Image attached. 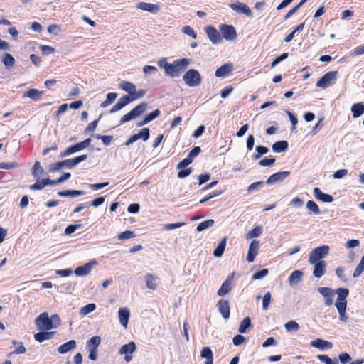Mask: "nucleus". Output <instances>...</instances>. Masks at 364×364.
I'll return each mask as SVG.
<instances>
[{
  "instance_id": "obj_1",
  "label": "nucleus",
  "mask_w": 364,
  "mask_h": 364,
  "mask_svg": "<svg viewBox=\"0 0 364 364\" xmlns=\"http://www.w3.org/2000/svg\"><path fill=\"white\" fill-rule=\"evenodd\" d=\"M191 60L188 58H181L175 60L169 64L166 75L171 77H178L190 65Z\"/></svg>"
},
{
  "instance_id": "obj_2",
  "label": "nucleus",
  "mask_w": 364,
  "mask_h": 364,
  "mask_svg": "<svg viewBox=\"0 0 364 364\" xmlns=\"http://www.w3.org/2000/svg\"><path fill=\"white\" fill-rule=\"evenodd\" d=\"M87 159V155L84 154L73 159H66L62 161L54 163L50 166V171L54 172L61 169L63 167L71 168L77 166L79 163L85 161Z\"/></svg>"
},
{
  "instance_id": "obj_3",
  "label": "nucleus",
  "mask_w": 364,
  "mask_h": 364,
  "mask_svg": "<svg viewBox=\"0 0 364 364\" xmlns=\"http://www.w3.org/2000/svg\"><path fill=\"white\" fill-rule=\"evenodd\" d=\"M147 109V103L141 102L136 107H134L132 110H131L127 114H124L120 119V124H123L127 122H129L135 118L139 117Z\"/></svg>"
},
{
  "instance_id": "obj_4",
  "label": "nucleus",
  "mask_w": 364,
  "mask_h": 364,
  "mask_svg": "<svg viewBox=\"0 0 364 364\" xmlns=\"http://www.w3.org/2000/svg\"><path fill=\"white\" fill-rule=\"evenodd\" d=\"M183 80L188 87H196L201 83L200 73L195 69H190L183 76Z\"/></svg>"
},
{
  "instance_id": "obj_5",
  "label": "nucleus",
  "mask_w": 364,
  "mask_h": 364,
  "mask_svg": "<svg viewBox=\"0 0 364 364\" xmlns=\"http://www.w3.org/2000/svg\"><path fill=\"white\" fill-rule=\"evenodd\" d=\"M328 252L329 247L327 245L320 246L314 249L309 253V262L314 264L323 261V258L328 254Z\"/></svg>"
},
{
  "instance_id": "obj_6",
  "label": "nucleus",
  "mask_w": 364,
  "mask_h": 364,
  "mask_svg": "<svg viewBox=\"0 0 364 364\" xmlns=\"http://www.w3.org/2000/svg\"><path fill=\"white\" fill-rule=\"evenodd\" d=\"M338 71H330L323 75L319 80L317 81L316 85L317 87L326 89L334 84L337 77Z\"/></svg>"
},
{
  "instance_id": "obj_7",
  "label": "nucleus",
  "mask_w": 364,
  "mask_h": 364,
  "mask_svg": "<svg viewBox=\"0 0 364 364\" xmlns=\"http://www.w3.org/2000/svg\"><path fill=\"white\" fill-rule=\"evenodd\" d=\"M35 323L40 331H49L54 328L48 314L46 312L41 314L36 319Z\"/></svg>"
},
{
  "instance_id": "obj_8",
  "label": "nucleus",
  "mask_w": 364,
  "mask_h": 364,
  "mask_svg": "<svg viewBox=\"0 0 364 364\" xmlns=\"http://www.w3.org/2000/svg\"><path fill=\"white\" fill-rule=\"evenodd\" d=\"M219 29L223 37L228 41H234L237 38L236 30L231 25L221 24Z\"/></svg>"
},
{
  "instance_id": "obj_9",
  "label": "nucleus",
  "mask_w": 364,
  "mask_h": 364,
  "mask_svg": "<svg viewBox=\"0 0 364 364\" xmlns=\"http://www.w3.org/2000/svg\"><path fill=\"white\" fill-rule=\"evenodd\" d=\"M136 350V346L134 342L130 341L129 343L123 345L119 350L120 355H124V360L127 363L130 362L132 360L131 354Z\"/></svg>"
},
{
  "instance_id": "obj_10",
  "label": "nucleus",
  "mask_w": 364,
  "mask_h": 364,
  "mask_svg": "<svg viewBox=\"0 0 364 364\" xmlns=\"http://www.w3.org/2000/svg\"><path fill=\"white\" fill-rule=\"evenodd\" d=\"M231 9L240 14H244L246 16L252 15L250 8L245 3L236 1L229 4Z\"/></svg>"
},
{
  "instance_id": "obj_11",
  "label": "nucleus",
  "mask_w": 364,
  "mask_h": 364,
  "mask_svg": "<svg viewBox=\"0 0 364 364\" xmlns=\"http://www.w3.org/2000/svg\"><path fill=\"white\" fill-rule=\"evenodd\" d=\"M205 32L209 40L213 44L218 45L223 41V38L220 36V33L213 26H208L205 28Z\"/></svg>"
},
{
  "instance_id": "obj_12",
  "label": "nucleus",
  "mask_w": 364,
  "mask_h": 364,
  "mask_svg": "<svg viewBox=\"0 0 364 364\" xmlns=\"http://www.w3.org/2000/svg\"><path fill=\"white\" fill-rule=\"evenodd\" d=\"M318 291L323 296L326 306H331L333 301L334 291L329 287H319Z\"/></svg>"
},
{
  "instance_id": "obj_13",
  "label": "nucleus",
  "mask_w": 364,
  "mask_h": 364,
  "mask_svg": "<svg viewBox=\"0 0 364 364\" xmlns=\"http://www.w3.org/2000/svg\"><path fill=\"white\" fill-rule=\"evenodd\" d=\"M97 262L95 260H92L90 262L86 263L82 266H80L77 267L75 270V274L78 277H84L90 274L92 267L97 264Z\"/></svg>"
},
{
  "instance_id": "obj_14",
  "label": "nucleus",
  "mask_w": 364,
  "mask_h": 364,
  "mask_svg": "<svg viewBox=\"0 0 364 364\" xmlns=\"http://www.w3.org/2000/svg\"><path fill=\"white\" fill-rule=\"evenodd\" d=\"M290 173V171H288L274 173L268 178L266 183L267 184H273L277 182H282L289 177Z\"/></svg>"
},
{
  "instance_id": "obj_15",
  "label": "nucleus",
  "mask_w": 364,
  "mask_h": 364,
  "mask_svg": "<svg viewBox=\"0 0 364 364\" xmlns=\"http://www.w3.org/2000/svg\"><path fill=\"white\" fill-rule=\"evenodd\" d=\"M259 248V241L258 240H252L249 246L248 252L247 255V260L249 262H252L255 257L258 253V250Z\"/></svg>"
},
{
  "instance_id": "obj_16",
  "label": "nucleus",
  "mask_w": 364,
  "mask_h": 364,
  "mask_svg": "<svg viewBox=\"0 0 364 364\" xmlns=\"http://www.w3.org/2000/svg\"><path fill=\"white\" fill-rule=\"evenodd\" d=\"M118 316L120 324L124 328H127L130 311L127 308H120L118 311Z\"/></svg>"
},
{
  "instance_id": "obj_17",
  "label": "nucleus",
  "mask_w": 364,
  "mask_h": 364,
  "mask_svg": "<svg viewBox=\"0 0 364 364\" xmlns=\"http://www.w3.org/2000/svg\"><path fill=\"white\" fill-rule=\"evenodd\" d=\"M335 306L339 314V320L342 322H347L348 317L346 315L347 301H336Z\"/></svg>"
},
{
  "instance_id": "obj_18",
  "label": "nucleus",
  "mask_w": 364,
  "mask_h": 364,
  "mask_svg": "<svg viewBox=\"0 0 364 364\" xmlns=\"http://www.w3.org/2000/svg\"><path fill=\"white\" fill-rule=\"evenodd\" d=\"M314 196L316 200H321L324 203H331L333 200L332 196L326 193H323L319 188H314Z\"/></svg>"
},
{
  "instance_id": "obj_19",
  "label": "nucleus",
  "mask_w": 364,
  "mask_h": 364,
  "mask_svg": "<svg viewBox=\"0 0 364 364\" xmlns=\"http://www.w3.org/2000/svg\"><path fill=\"white\" fill-rule=\"evenodd\" d=\"M218 311L224 318L230 317V305L227 300H220L218 303Z\"/></svg>"
},
{
  "instance_id": "obj_20",
  "label": "nucleus",
  "mask_w": 364,
  "mask_h": 364,
  "mask_svg": "<svg viewBox=\"0 0 364 364\" xmlns=\"http://www.w3.org/2000/svg\"><path fill=\"white\" fill-rule=\"evenodd\" d=\"M314 264L313 275L316 278H321L326 271L325 261L315 262Z\"/></svg>"
},
{
  "instance_id": "obj_21",
  "label": "nucleus",
  "mask_w": 364,
  "mask_h": 364,
  "mask_svg": "<svg viewBox=\"0 0 364 364\" xmlns=\"http://www.w3.org/2000/svg\"><path fill=\"white\" fill-rule=\"evenodd\" d=\"M138 9L146 11L153 14L156 13L159 10V6L157 4H150L146 2H139L136 5Z\"/></svg>"
},
{
  "instance_id": "obj_22",
  "label": "nucleus",
  "mask_w": 364,
  "mask_h": 364,
  "mask_svg": "<svg viewBox=\"0 0 364 364\" xmlns=\"http://www.w3.org/2000/svg\"><path fill=\"white\" fill-rule=\"evenodd\" d=\"M303 274L300 270L293 271L288 278L289 285L291 287L297 285L302 280Z\"/></svg>"
},
{
  "instance_id": "obj_23",
  "label": "nucleus",
  "mask_w": 364,
  "mask_h": 364,
  "mask_svg": "<svg viewBox=\"0 0 364 364\" xmlns=\"http://www.w3.org/2000/svg\"><path fill=\"white\" fill-rule=\"evenodd\" d=\"M232 71L231 63H226L218 68L215 71V76L218 77H224L228 76Z\"/></svg>"
},
{
  "instance_id": "obj_24",
  "label": "nucleus",
  "mask_w": 364,
  "mask_h": 364,
  "mask_svg": "<svg viewBox=\"0 0 364 364\" xmlns=\"http://www.w3.org/2000/svg\"><path fill=\"white\" fill-rule=\"evenodd\" d=\"M311 346L321 350H325L331 348L333 347V343L321 338H317L311 342Z\"/></svg>"
},
{
  "instance_id": "obj_25",
  "label": "nucleus",
  "mask_w": 364,
  "mask_h": 364,
  "mask_svg": "<svg viewBox=\"0 0 364 364\" xmlns=\"http://www.w3.org/2000/svg\"><path fill=\"white\" fill-rule=\"evenodd\" d=\"M144 279L148 289L154 290L157 288L159 279L156 276L152 274H146Z\"/></svg>"
},
{
  "instance_id": "obj_26",
  "label": "nucleus",
  "mask_w": 364,
  "mask_h": 364,
  "mask_svg": "<svg viewBox=\"0 0 364 364\" xmlns=\"http://www.w3.org/2000/svg\"><path fill=\"white\" fill-rule=\"evenodd\" d=\"M76 342L75 340H70L68 342H66L61 346H60L58 348V351L60 354H65L76 348Z\"/></svg>"
},
{
  "instance_id": "obj_27",
  "label": "nucleus",
  "mask_w": 364,
  "mask_h": 364,
  "mask_svg": "<svg viewBox=\"0 0 364 364\" xmlns=\"http://www.w3.org/2000/svg\"><path fill=\"white\" fill-rule=\"evenodd\" d=\"M351 112L353 118H358L364 113V104L362 102L355 103L351 107Z\"/></svg>"
},
{
  "instance_id": "obj_28",
  "label": "nucleus",
  "mask_w": 364,
  "mask_h": 364,
  "mask_svg": "<svg viewBox=\"0 0 364 364\" xmlns=\"http://www.w3.org/2000/svg\"><path fill=\"white\" fill-rule=\"evenodd\" d=\"M119 87L128 92L129 96H132L133 92H134L136 86L130 82L122 81L119 84Z\"/></svg>"
},
{
  "instance_id": "obj_29",
  "label": "nucleus",
  "mask_w": 364,
  "mask_h": 364,
  "mask_svg": "<svg viewBox=\"0 0 364 364\" xmlns=\"http://www.w3.org/2000/svg\"><path fill=\"white\" fill-rule=\"evenodd\" d=\"M43 91H39L37 89H31L23 94V97H29L33 100H37L43 95Z\"/></svg>"
},
{
  "instance_id": "obj_30",
  "label": "nucleus",
  "mask_w": 364,
  "mask_h": 364,
  "mask_svg": "<svg viewBox=\"0 0 364 364\" xmlns=\"http://www.w3.org/2000/svg\"><path fill=\"white\" fill-rule=\"evenodd\" d=\"M288 149V143L287 141H279L272 145V150L274 152L280 153L284 152Z\"/></svg>"
},
{
  "instance_id": "obj_31",
  "label": "nucleus",
  "mask_w": 364,
  "mask_h": 364,
  "mask_svg": "<svg viewBox=\"0 0 364 364\" xmlns=\"http://www.w3.org/2000/svg\"><path fill=\"white\" fill-rule=\"evenodd\" d=\"M53 334V332H38L34 335V338L36 341L41 343L43 342L44 341L52 338Z\"/></svg>"
},
{
  "instance_id": "obj_32",
  "label": "nucleus",
  "mask_w": 364,
  "mask_h": 364,
  "mask_svg": "<svg viewBox=\"0 0 364 364\" xmlns=\"http://www.w3.org/2000/svg\"><path fill=\"white\" fill-rule=\"evenodd\" d=\"M80 145L79 143H77L70 147H68L65 151L60 154V157H66L69 155H71L74 153L81 151Z\"/></svg>"
},
{
  "instance_id": "obj_33",
  "label": "nucleus",
  "mask_w": 364,
  "mask_h": 364,
  "mask_svg": "<svg viewBox=\"0 0 364 364\" xmlns=\"http://www.w3.org/2000/svg\"><path fill=\"white\" fill-rule=\"evenodd\" d=\"M101 342V338L100 336L92 337L87 343V347L88 350H96Z\"/></svg>"
},
{
  "instance_id": "obj_34",
  "label": "nucleus",
  "mask_w": 364,
  "mask_h": 364,
  "mask_svg": "<svg viewBox=\"0 0 364 364\" xmlns=\"http://www.w3.org/2000/svg\"><path fill=\"white\" fill-rule=\"evenodd\" d=\"M226 245V237H224L220 242L218 244V247L213 252V255L216 257H220L223 255Z\"/></svg>"
},
{
  "instance_id": "obj_35",
  "label": "nucleus",
  "mask_w": 364,
  "mask_h": 364,
  "mask_svg": "<svg viewBox=\"0 0 364 364\" xmlns=\"http://www.w3.org/2000/svg\"><path fill=\"white\" fill-rule=\"evenodd\" d=\"M336 294L338 295L336 301H346L349 291L346 288H338L336 290Z\"/></svg>"
},
{
  "instance_id": "obj_36",
  "label": "nucleus",
  "mask_w": 364,
  "mask_h": 364,
  "mask_svg": "<svg viewBox=\"0 0 364 364\" xmlns=\"http://www.w3.org/2000/svg\"><path fill=\"white\" fill-rule=\"evenodd\" d=\"M252 326L251 319L250 317H245L240 323L238 331L240 333H245L247 330Z\"/></svg>"
},
{
  "instance_id": "obj_37",
  "label": "nucleus",
  "mask_w": 364,
  "mask_h": 364,
  "mask_svg": "<svg viewBox=\"0 0 364 364\" xmlns=\"http://www.w3.org/2000/svg\"><path fill=\"white\" fill-rule=\"evenodd\" d=\"M58 194L60 196H79L85 194L83 191H77V190H66L63 191H59Z\"/></svg>"
},
{
  "instance_id": "obj_38",
  "label": "nucleus",
  "mask_w": 364,
  "mask_h": 364,
  "mask_svg": "<svg viewBox=\"0 0 364 364\" xmlns=\"http://www.w3.org/2000/svg\"><path fill=\"white\" fill-rule=\"evenodd\" d=\"M230 285H231L230 280V279L225 280L221 285L220 288L219 289V290L218 291V294L220 296H224L226 294H228L231 289Z\"/></svg>"
},
{
  "instance_id": "obj_39",
  "label": "nucleus",
  "mask_w": 364,
  "mask_h": 364,
  "mask_svg": "<svg viewBox=\"0 0 364 364\" xmlns=\"http://www.w3.org/2000/svg\"><path fill=\"white\" fill-rule=\"evenodd\" d=\"M215 223L213 219H208L199 223L196 228L198 232L203 231L209 228H211Z\"/></svg>"
},
{
  "instance_id": "obj_40",
  "label": "nucleus",
  "mask_w": 364,
  "mask_h": 364,
  "mask_svg": "<svg viewBox=\"0 0 364 364\" xmlns=\"http://www.w3.org/2000/svg\"><path fill=\"white\" fill-rule=\"evenodd\" d=\"M117 97V94L115 92H110L107 95V99L100 104L101 107H106L114 102Z\"/></svg>"
},
{
  "instance_id": "obj_41",
  "label": "nucleus",
  "mask_w": 364,
  "mask_h": 364,
  "mask_svg": "<svg viewBox=\"0 0 364 364\" xmlns=\"http://www.w3.org/2000/svg\"><path fill=\"white\" fill-rule=\"evenodd\" d=\"M1 60L5 67L8 68L12 67L15 63V59L14 57L7 53L4 54Z\"/></svg>"
},
{
  "instance_id": "obj_42",
  "label": "nucleus",
  "mask_w": 364,
  "mask_h": 364,
  "mask_svg": "<svg viewBox=\"0 0 364 364\" xmlns=\"http://www.w3.org/2000/svg\"><path fill=\"white\" fill-rule=\"evenodd\" d=\"M306 208L308 210L316 215H318L321 213V210L318 205L313 200H309L306 203Z\"/></svg>"
},
{
  "instance_id": "obj_43",
  "label": "nucleus",
  "mask_w": 364,
  "mask_h": 364,
  "mask_svg": "<svg viewBox=\"0 0 364 364\" xmlns=\"http://www.w3.org/2000/svg\"><path fill=\"white\" fill-rule=\"evenodd\" d=\"M96 309V305L95 304H88L82 306L80 310V314L81 316H85Z\"/></svg>"
},
{
  "instance_id": "obj_44",
  "label": "nucleus",
  "mask_w": 364,
  "mask_h": 364,
  "mask_svg": "<svg viewBox=\"0 0 364 364\" xmlns=\"http://www.w3.org/2000/svg\"><path fill=\"white\" fill-rule=\"evenodd\" d=\"M304 27V23H300L291 33L287 35L284 38V42L289 43L295 36V34L297 32L303 31Z\"/></svg>"
},
{
  "instance_id": "obj_45",
  "label": "nucleus",
  "mask_w": 364,
  "mask_h": 364,
  "mask_svg": "<svg viewBox=\"0 0 364 364\" xmlns=\"http://www.w3.org/2000/svg\"><path fill=\"white\" fill-rule=\"evenodd\" d=\"M200 356L206 360H213V354L211 349L209 347H204L201 352Z\"/></svg>"
},
{
  "instance_id": "obj_46",
  "label": "nucleus",
  "mask_w": 364,
  "mask_h": 364,
  "mask_svg": "<svg viewBox=\"0 0 364 364\" xmlns=\"http://www.w3.org/2000/svg\"><path fill=\"white\" fill-rule=\"evenodd\" d=\"M262 232V229L259 226H257L250 230L246 235L247 239H251L259 237Z\"/></svg>"
},
{
  "instance_id": "obj_47",
  "label": "nucleus",
  "mask_w": 364,
  "mask_h": 364,
  "mask_svg": "<svg viewBox=\"0 0 364 364\" xmlns=\"http://www.w3.org/2000/svg\"><path fill=\"white\" fill-rule=\"evenodd\" d=\"M284 328L287 331H297L299 329V325L294 321H291L284 324Z\"/></svg>"
},
{
  "instance_id": "obj_48",
  "label": "nucleus",
  "mask_w": 364,
  "mask_h": 364,
  "mask_svg": "<svg viewBox=\"0 0 364 364\" xmlns=\"http://www.w3.org/2000/svg\"><path fill=\"white\" fill-rule=\"evenodd\" d=\"M364 271V255L362 257L361 260L358 265L356 267L353 273V277L356 278L358 277L362 272Z\"/></svg>"
},
{
  "instance_id": "obj_49",
  "label": "nucleus",
  "mask_w": 364,
  "mask_h": 364,
  "mask_svg": "<svg viewBox=\"0 0 364 364\" xmlns=\"http://www.w3.org/2000/svg\"><path fill=\"white\" fill-rule=\"evenodd\" d=\"M20 167V165L16 162H1L0 163V168L1 169H15Z\"/></svg>"
},
{
  "instance_id": "obj_50",
  "label": "nucleus",
  "mask_w": 364,
  "mask_h": 364,
  "mask_svg": "<svg viewBox=\"0 0 364 364\" xmlns=\"http://www.w3.org/2000/svg\"><path fill=\"white\" fill-rule=\"evenodd\" d=\"M43 172V168L41 166L39 161H36L32 169V173L35 177L39 178L40 175Z\"/></svg>"
},
{
  "instance_id": "obj_51",
  "label": "nucleus",
  "mask_w": 364,
  "mask_h": 364,
  "mask_svg": "<svg viewBox=\"0 0 364 364\" xmlns=\"http://www.w3.org/2000/svg\"><path fill=\"white\" fill-rule=\"evenodd\" d=\"M317 358L325 364H338L336 359L332 360L326 355H317Z\"/></svg>"
},
{
  "instance_id": "obj_52",
  "label": "nucleus",
  "mask_w": 364,
  "mask_h": 364,
  "mask_svg": "<svg viewBox=\"0 0 364 364\" xmlns=\"http://www.w3.org/2000/svg\"><path fill=\"white\" fill-rule=\"evenodd\" d=\"M136 135L139 139H141L143 141H146L149 138V129L148 128H143L136 134Z\"/></svg>"
},
{
  "instance_id": "obj_53",
  "label": "nucleus",
  "mask_w": 364,
  "mask_h": 364,
  "mask_svg": "<svg viewBox=\"0 0 364 364\" xmlns=\"http://www.w3.org/2000/svg\"><path fill=\"white\" fill-rule=\"evenodd\" d=\"M269 273V271L267 269H263L262 270L257 271L255 273L253 274L252 279L254 280L257 279H261L266 277Z\"/></svg>"
},
{
  "instance_id": "obj_54",
  "label": "nucleus",
  "mask_w": 364,
  "mask_h": 364,
  "mask_svg": "<svg viewBox=\"0 0 364 364\" xmlns=\"http://www.w3.org/2000/svg\"><path fill=\"white\" fill-rule=\"evenodd\" d=\"M186 223L184 222L177 223H168V224L164 225L163 226L162 230L168 231V230H173L176 228H181V227L183 226Z\"/></svg>"
},
{
  "instance_id": "obj_55",
  "label": "nucleus",
  "mask_w": 364,
  "mask_h": 364,
  "mask_svg": "<svg viewBox=\"0 0 364 364\" xmlns=\"http://www.w3.org/2000/svg\"><path fill=\"white\" fill-rule=\"evenodd\" d=\"M182 32L193 38L196 39L197 38V34L194 31V30L190 26H185L182 28Z\"/></svg>"
},
{
  "instance_id": "obj_56",
  "label": "nucleus",
  "mask_w": 364,
  "mask_h": 364,
  "mask_svg": "<svg viewBox=\"0 0 364 364\" xmlns=\"http://www.w3.org/2000/svg\"><path fill=\"white\" fill-rule=\"evenodd\" d=\"M134 237H135V233H134V231L126 230V231L120 233L118 235V239L122 240L130 239V238H132Z\"/></svg>"
},
{
  "instance_id": "obj_57",
  "label": "nucleus",
  "mask_w": 364,
  "mask_h": 364,
  "mask_svg": "<svg viewBox=\"0 0 364 364\" xmlns=\"http://www.w3.org/2000/svg\"><path fill=\"white\" fill-rule=\"evenodd\" d=\"M272 295L270 292H267L264 294L262 299V309L264 310H267L269 307V305L271 302Z\"/></svg>"
},
{
  "instance_id": "obj_58",
  "label": "nucleus",
  "mask_w": 364,
  "mask_h": 364,
  "mask_svg": "<svg viewBox=\"0 0 364 364\" xmlns=\"http://www.w3.org/2000/svg\"><path fill=\"white\" fill-rule=\"evenodd\" d=\"M82 227L81 224H71L66 227L65 230V235H70L73 233L77 229L80 228Z\"/></svg>"
},
{
  "instance_id": "obj_59",
  "label": "nucleus",
  "mask_w": 364,
  "mask_h": 364,
  "mask_svg": "<svg viewBox=\"0 0 364 364\" xmlns=\"http://www.w3.org/2000/svg\"><path fill=\"white\" fill-rule=\"evenodd\" d=\"M347 169H340L334 172L333 177L335 179H341L348 175Z\"/></svg>"
},
{
  "instance_id": "obj_60",
  "label": "nucleus",
  "mask_w": 364,
  "mask_h": 364,
  "mask_svg": "<svg viewBox=\"0 0 364 364\" xmlns=\"http://www.w3.org/2000/svg\"><path fill=\"white\" fill-rule=\"evenodd\" d=\"M275 161L276 160L274 158H270V159L265 158L259 161V165L261 166H270L275 163Z\"/></svg>"
},
{
  "instance_id": "obj_61",
  "label": "nucleus",
  "mask_w": 364,
  "mask_h": 364,
  "mask_svg": "<svg viewBox=\"0 0 364 364\" xmlns=\"http://www.w3.org/2000/svg\"><path fill=\"white\" fill-rule=\"evenodd\" d=\"M46 186L45 184L44 180L42 179L41 181H38L36 183H35L34 184L31 185L30 186V189L33 190V191L41 190V189H43Z\"/></svg>"
},
{
  "instance_id": "obj_62",
  "label": "nucleus",
  "mask_w": 364,
  "mask_h": 364,
  "mask_svg": "<svg viewBox=\"0 0 364 364\" xmlns=\"http://www.w3.org/2000/svg\"><path fill=\"white\" fill-rule=\"evenodd\" d=\"M288 58V53H284L282 54L281 55L277 57L272 63L271 68H274L278 63L282 62V60L287 59Z\"/></svg>"
},
{
  "instance_id": "obj_63",
  "label": "nucleus",
  "mask_w": 364,
  "mask_h": 364,
  "mask_svg": "<svg viewBox=\"0 0 364 364\" xmlns=\"http://www.w3.org/2000/svg\"><path fill=\"white\" fill-rule=\"evenodd\" d=\"M193 160L187 156L186 159L182 160L178 165H177V169H183L186 166H188L189 164L192 163Z\"/></svg>"
},
{
  "instance_id": "obj_64",
  "label": "nucleus",
  "mask_w": 364,
  "mask_h": 364,
  "mask_svg": "<svg viewBox=\"0 0 364 364\" xmlns=\"http://www.w3.org/2000/svg\"><path fill=\"white\" fill-rule=\"evenodd\" d=\"M143 72L146 75H154L157 72V68L152 65H144Z\"/></svg>"
}]
</instances>
